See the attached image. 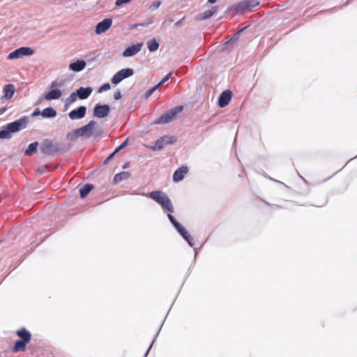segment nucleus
Here are the masks:
<instances>
[{
    "label": "nucleus",
    "mask_w": 357,
    "mask_h": 357,
    "mask_svg": "<svg viewBox=\"0 0 357 357\" xmlns=\"http://www.w3.org/2000/svg\"><path fill=\"white\" fill-rule=\"evenodd\" d=\"M149 197L160 204L167 211L174 212V207L172 201L169 197L162 191H152L149 194Z\"/></svg>",
    "instance_id": "obj_1"
},
{
    "label": "nucleus",
    "mask_w": 357,
    "mask_h": 357,
    "mask_svg": "<svg viewBox=\"0 0 357 357\" xmlns=\"http://www.w3.org/2000/svg\"><path fill=\"white\" fill-rule=\"evenodd\" d=\"M183 110L182 106H178L174 107L169 110H168L165 114L162 115L159 119H158L155 123L156 124H165L172 121L177 116L178 113H180Z\"/></svg>",
    "instance_id": "obj_2"
},
{
    "label": "nucleus",
    "mask_w": 357,
    "mask_h": 357,
    "mask_svg": "<svg viewBox=\"0 0 357 357\" xmlns=\"http://www.w3.org/2000/svg\"><path fill=\"white\" fill-rule=\"evenodd\" d=\"M62 83L58 81H54L51 83L50 90L45 95L44 98L47 100H53L59 99L62 96V91L59 87L61 86Z\"/></svg>",
    "instance_id": "obj_3"
},
{
    "label": "nucleus",
    "mask_w": 357,
    "mask_h": 357,
    "mask_svg": "<svg viewBox=\"0 0 357 357\" xmlns=\"http://www.w3.org/2000/svg\"><path fill=\"white\" fill-rule=\"evenodd\" d=\"M134 74V71L131 68L121 69L118 71L112 78V83L113 84H118L123 79L131 77Z\"/></svg>",
    "instance_id": "obj_4"
},
{
    "label": "nucleus",
    "mask_w": 357,
    "mask_h": 357,
    "mask_svg": "<svg viewBox=\"0 0 357 357\" xmlns=\"http://www.w3.org/2000/svg\"><path fill=\"white\" fill-rule=\"evenodd\" d=\"M175 141L173 136L165 135L159 138L151 149L153 151L162 150L165 145L174 144Z\"/></svg>",
    "instance_id": "obj_5"
},
{
    "label": "nucleus",
    "mask_w": 357,
    "mask_h": 357,
    "mask_svg": "<svg viewBox=\"0 0 357 357\" xmlns=\"http://www.w3.org/2000/svg\"><path fill=\"white\" fill-rule=\"evenodd\" d=\"M16 91L15 86L12 84H5L2 88L1 96L0 100L1 102L10 100L14 96Z\"/></svg>",
    "instance_id": "obj_6"
},
{
    "label": "nucleus",
    "mask_w": 357,
    "mask_h": 357,
    "mask_svg": "<svg viewBox=\"0 0 357 357\" xmlns=\"http://www.w3.org/2000/svg\"><path fill=\"white\" fill-rule=\"evenodd\" d=\"M33 54V50L30 47H22L10 53L8 56V59H15L24 56H30Z\"/></svg>",
    "instance_id": "obj_7"
},
{
    "label": "nucleus",
    "mask_w": 357,
    "mask_h": 357,
    "mask_svg": "<svg viewBox=\"0 0 357 357\" xmlns=\"http://www.w3.org/2000/svg\"><path fill=\"white\" fill-rule=\"evenodd\" d=\"M96 127L97 123L95 121H91L88 124L78 129L79 130L81 137L89 138L93 135Z\"/></svg>",
    "instance_id": "obj_8"
},
{
    "label": "nucleus",
    "mask_w": 357,
    "mask_h": 357,
    "mask_svg": "<svg viewBox=\"0 0 357 357\" xmlns=\"http://www.w3.org/2000/svg\"><path fill=\"white\" fill-rule=\"evenodd\" d=\"M28 120L26 118L19 119L6 125L11 133H14L26 128Z\"/></svg>",
    "instance_id": "obj_9"
},
{
    "label": "nucleus",
    "mask_w": 357,
    "mask_h": 357,
    "mask_svg": "<svg viewBox=\"0 0 357 357\" xmlns=\"http://www.w3.org/2000/svg\"><path fill=\"white\" fill-rule=\"evenodd\" d=\"M259 4V2L257 0H243L236 5V9L238 12H245Z\"/></svg>",
    "instance_id": "obj_10"
},
{
    "label": "nucleus",
    "mask_w": 357,
    "mask_h": 357,
    "mask_svg": "<svg viewBox=\"0 0 357 357\" xmlns=\"http://www.w3.org/2000/svg\"><path fill=\"white\" fill-rule=\"evenodd\" d=\"M112 20L111 18L104 19L102 21L98 22L95 29V33L97 35H100L106 32L112 26Z\"/></svg>",
    "instance_id": "obj_11"
},
{
    "label": "nucleus",
    "mask_w": 357,
    "mask_h": 357,
    "mask_svg": "<svg viewBox=\"0 0 357 357\" xmlns=\"http://www.w3.org/2000/svg\"><path fill=\"white\" fill-rule=\"evenodd\" d=\"M142 47V43H137L136 44H133L126 48V50L123 52L122 55L125 58L133 56L141 51Z\"/></svg>",
    "instance_id": "obj_12"
},
{
    "label": "nucleus",
    "mask_w": 357,
    "mask_h": 357,
    "mask_svg": "<svg viewBox=\"0 0 357 357\" xmlns=\"http://www.w3.org/2000/svg\"><path fill=\"white\" fill-rule=\"evenodd\" d=\"M110 111V107L107 105H96L93 109V116L98 118H104L107 116Z\"/></svg>",
    "instance_id": "obj_13"
},
{
    "label": "nucleus",
    "mask_w": 357,
    "mask_h": 357,
    "mask_svg": "<svg viewBox=\"0 0 357 357\" xmlns=\"http://www.w3.org/2000/svg\"><path fill=\"white\" fill-rule=\"evenodd\" d=\"M86 108L84 106H80L78 108L69 112L68 116L71 120L81 119L85 116Z\"/></svg>",
    "instance_id": "obj_14"
},
{
    "label": "nucleus",
    "mask_w": 357,
    "mask_h": 357,
    "mask_svg": "<svg viewBox=\"0 0 357 357\" xmlns=\"http://www.w3.org/2000/svg\"><path fill=\"white\" fill-rule=\"evenodd\" d=\"M188 172V168L186 166H182L178 168L173 174V181L174 182L181 181Z\"/></svg>",
    "instance_id": "obj_15"
},
{
    "label": "nucleus",
    "mask_w": 357,
    "mask_h": 357,
    "mask_svg": "<svg viewBox=\"0 0 357 357\" xmlns=\"http://www.w3.org/2000/svg\"><path fill=\"white\" fill-rule=\"evenodd\" d=\"M231 98V93L229 91H223L218 100V105L220 107H225L227 106L229 102H230Z\"/></svg>",
    "instance_id": "obj_16"
},
{
    "label": "nucleus",
    "mask_w": 357,
    "mask_h": 357,
    "mask_svg": "<svg viewBox=\"0 0 357 357\" xmlns=\"http://www.w3.org/2000/svg\"><path fill=\"white\" fill-rule=\"evenodd\" d=\"M178 232L183 236V238L188 243L189 245L192 247L193 242L192 238L188 234V231L181 225L176 228Z\"/></svg>",
    "instance_id": "obj_17"
},
{
    "label": "nucleus",
    "mask_w": 357,
    "mask_h": 357,
    "mask_svg": "<svg viewBox=\"0 0 357 357\" xmlns=\"http://www.w3.org/2000/svg\"><path fill=\"white\" fill-rule=\"evenodd\" d=\"M86 62L83 60H77L69 65V69L74 72H80L86 67Z\"/></svg>",
    "instance_id": "obj_18"
},
{
    "label": "nucleus",
    "mask_w": 357,
    "mask_h": 357,
    "mask_svg": "<svg viewBox=\"0 0 357 357\" xmlns=\"http://www.w3.org/2000/svg\"><path fill=\"white\" fill-rule=\"evenodd\" d=\"M92 91L91 87H80L76 91V93L78 98L83 100L87 98L92 93Z\"/></svg>",
    "instance_id": "obj_19"
},
{
    "label": "nucleus",
    "mask_w": 357,
    "mask_h": 357,
    "mask_svg": "<svg viewBox=\"0 0 357 357\" xmlns=\"http://www.w3.org/2000/svg\"><path fill=\"white\" fill-rule=\"evenodd\" d=\"M217 11V6L212 7L210 10H206L196 17L197 20H204L211 17Z\"/></svg>",
    "instance_id": "obj_20"
},
{
    "label": "nucleus",
    "mask_w": 357,
    "mask_h": 357,
    "mask_svg": "<svg viewBox=\"0 0 357 357\" xmlns=\"http://www.w3.org/2000/svg\"><path fill=\"white\" fill-rule=\"evenodd\" d=\"M17 335L26 342H29L31 340V333L24 328L20 329L17 332Z\"/></svg>",
    "instance_id": "obj_21"
},
{
    "label": "nucleus",
    "mask_w": 357,
    "mask_h": 357,
    "mask_svg": "<svg viewBox=\"0 0 357 357\" xmlns=\"http://www.w3.org/2000/svg\"><path fill=\"white\" fill-rule=\"evenodd\" d=\"M130 176V174L129 172H122L119 174L115 175L114 178V183H117L121 182L123 180H126Z\"/></svg>",
    "instance_id": "obj_22"
},
{
    "label": "nucleus",
    "mask_w": 357,
    "mask_h": 357,
    "mask_svg": "<svg viewBox=\"0 0 357 357\" xmlns=\"http://www.w3.org/2000/svg\"><path fill=\"white\" fill-rule=\"evenodd\" d=\"M44 118H53L56 115V112L54 109L51 107L45 108L41 113Z\"/></svg>",
    "instance_id": "obj_23"
},
{
    "label": "nucleus",
    "mask_w": 357,
    "mask_h": 357,
    "mask_svg": "<svg viewBox=\"0 0 357 357\" xmlns=\"http://www.w3.org/2000/svg\"><path fill=\"white\" fill-rule=\"evenodd\" d=\"M93 185L92 184H86L83 188L79 190L80 197L84 198L93 190Z\"/></svg>",
    "instance_id": "obj_24"
},
{
    "label": "nucleus",
    "mask_w": 357,
    "mask_h": 357,
    "mask_svg": "<svg viewBox=\"0 0 357 357\" xmlns=\"http://www.w3.org/2000/svg\"><path fill=\"white\" fill-rule=\"evenodd\" d=\"M79 137H81V135L79 129L73 130L66 135V138L69 141H75Z\"/></svg>",
    "instance_id": "obj_25"
},
{
    "label": "nucleus",
    "mask_w": 357,
    "mask_h": 357,
    "mask_svg": "<svg viewBox=\"0 0 357 357\" xmlns=\"http://www.w3.org/2000/svg\"><path fill=\"white\" fill-rule=\"evenodd\" d=\"M148 49L150 52H155L159 47V43L155 38L151 39L147 43Z\"/></svg>",
    "instance_id": "obj_26"
},
{
    "label": "nucleus",
    "mask_w": 357,
    "mask_h": 357,
    "mask_svg": "<svg viewBox=\"0 0 357 357\" xmlns=\"http://www.w3.org/2000/svg\"><path fill=\"white\" fill-rule=\"evenodd\" d=\"M38 146V142L31 143L29 144V148L24 151V154L27 155H31L33 153L36 152Z\"/></svg>",
    "instance_id": "obj_27"
},
{
    "label": "nucleus",
    "mask_w": 357,
    "mask_h": 357,
    "mask_svg": "<svg viewBox=\"0 0 357 357\" xmlns=\"http://www.w3.org/2000/svg\"><path fill=\"white\" fill-rule=\"evenodd\" d=\"M27 343L28 342H26L23 340L17 341L14 346L13 351H23Z\"/></svg>",
    "instance_id": "obj_28"
},
{
    "label": "nucleus",
    "mask_w": 357,
    "mask_h": 357,
    "mask_svg": "<svg viewBox=\"0 0 357 357\" xmlns=\"http://www.w3.org/2000/svg\"><path fill=\"white\" fill-rule=\"evenodd\" d=\"M12 137V133L6 126L4 129L0 131V139H10Z\"/></svg>",
    "instance_id": "obj_29"
},
{
    "label": "nucleus",
    "mask_w": 357,
    "mask_h": 357,
    "mask_svg": "<svg viewBox=\"0 0 357 357\" xmlns=\"http://www.w3.org/2000/svg\"><path fill=\"white\" fill-rule=\"evenodd\" d=\"M77 93H73L70 95V96L66 99L65 100V105L66 107H68L70 105H71L73 102H75L77 98Z\"/></svg>",
    "instance_id": "obj_30"
},
{
    "label": "nucleus",
    "mask_w": 357,
    "mask_h": 357,
    "mask_svg": "<svg viewBox=\"0 0 357 357\" xmlns=\"http://www.w3.org/2000/svg\"><path fill=\"white\" fill-rule=\"evenodd\" d=\"M168 218L169 221L172 222V224L174 226V227L176 229L181 224H179L175 218L170 214H168Z\"/></svg>",
    "instance_id": "obj_31"
},
{
    "label": "nucleus",
    "mask_w": 357,
    "mask_h": 357,
    "mask_svg": "<svg viewBox=\"0 0 357 357\" xmlns=\"http://www.w3.org/2000/svg\"><path fill=\"white\" fill-rule=\"evenodd\" d=\"M110 88H111V86H110L109 84H105L99 88L98 93H102L104 91H107L109 90Z\"/></svg>",
    "instance_id": "obj_32"
},
{
    "label": "nucleus",
    "mask_w": 357,
    "mask_h": 357,
    "mask_svg": "<svg viewBox=\"0 0 357 357\" xmlns=\"http://www.w3.org/2000/svg\"><path fill=\"white\" fill-rule=\"evenodd\" d=\"M158 88H160V86L158 84H157L151 89L149 90L146 93V98H148L149 96H151Z\"/></svg>",
    "instance_id": "obj_33"
},
{
    "label": "nucleus",
    "mask_w": 357,
    "mask_h": 357,
    "mask_svg": "<svg viewBox=\"0 0 357 357\" xmlns=\"http://www.w3.org/2000/svg\"><path fill=\"white\" fill-rule=\"evenodd\" d=\"M172 73H168L158 84L160 87L163 84L167 82L171 77Z\"/></svg>",
    "instance_id": "obj_34"
},
{
    "label": "nucleus",
    "mask_w": 357,
    "mask_h": 357,
    "mask_svg": "<svg viewBox=\"0 0 357 357\" xmlns=\"http://www.w3.org/2000/svg\"><path fill=\"white\" fill-rule=\"evenodd\" d=\"M127 141H128V139H126L123 143H122V144H121V145H120V146H119V147L115 150V151L109 155V157L108 158V159H110V158L114 155V154L115 153H116L117 151H119V150H121V149L124 148V147L126 146V144H127Z\"/></svg>",
    "instance_id": "obj_35"
},
{
    "label": "nucleus",
    "mask_w": 357,
    "mask_h": 357,
    "mask_svg": "<svg viewBox=\"0 0 357 357\" xmlns=\"http://www.w3.org/2000/svg\"><path fill=\"white\" fill-rule=\"evenodd\" d=\"M160 5H161V1H154L151 3L150 8H153L154 9H157L160 6Z\"/></svg>",
    "instance_id": "obj_36"
},
{
    "label": "nucleus",
    "mask_w": 357,
    "mask_h": 357,
    "mask_svg": "<svg viewBox=\"0 0 357 357\" xmlns=\"http://www.w3.org/2000/svg\"><path fill=\"white\" fill-rule=\"evenodd\" d=\"M130 1L131 0H116L115 4L117 6H121V5H123L124 3H127L130 2Z\"/></svg>",
    "instance_id": "obj_37"
},
{
    "label": "nucleus",
    "mask_w": 357,
    "mask_h": 357,
    "mask_svg": "<svg viewBox=\"0 0 357 357\" xmlns=\"http://www.w3.org/2000/svg\"><path fill=\"white\" fill-rule=\"evenodd\" d=\"M121 97V92L119 91H116L115 93H114V98L115 100H119L120 99Z\"/></svg>",
    "instance_id": "obj_38"
},
{
    "label": "nucleus",
    "mask_w": 357,
    "mask_h": 357,
    "mask_svg": "<svg viewBox=\"0 0 357 357\" xmlns=\"http://www.w3.org/2000/svg\"><path fill=\"white\" fill-rule=\"evenodd\" d=\"M47 169V167H40L37 169V171L40 173V174H43V172H45Z\"/></svg>",
    "instance_id": "obj_39"
},
{
    "label": "nucleus",
    "mask_w": 357,
    "mask_h": 357,
    "mask_svg": "<svg viewBox=\"0 0 357 357\" xmlns=\"http://www.w3.org/2000/svg\"><path fill=\"white\" fill-rule=\"evenodd\" d=\"M6 111V109L5 108H3V109H0V115L3 114L4 113V112Z\"/></svg>",
    "instance_id": "obj_40"
},
{
    "label": "nucleus",
    "mask_w": 357,
    "mask_h": 357,
    "mask_svg": "<svg viewBox=\"0 0 357 357\" xmlns=\"http://www.w3.org/2000/svg\"><path fill=\"white\" fill-rule=\"evenodd\" d=\"M217 0H208L210 3H214Z\"/></svg>",
    "instance_id": "obj_41"
},
{
    "label": "nucleus",
    "mask_w": 357,
    "mask_h": 357,
    "mask_svg": "<svg viewBox=\"0 0 357 357\" xmlns=\"http://www.w3.org/2000/svg\"><path fill=\"white\" fill-rule=\"evenodd\" d=\"M38 114H39V111L38 110V111L34 112H33V116H36V115H38Z\"/></svg>",
    "instance_id": "obj_42"
},
{
    "label": "nucleus",
    "mask_w": 357,
    "mask_h": 357,
    "mask_svg": "<svg viewBox=\"0 0 357 357\" xmlns=\"http://www.w3.org/2000/svg\"><path fill=\"white\" fill-rule=\"evenodd\" d=\"M42 100H43V99H42V98L39 99V100H38V102H37V103H38V104H40V103H41V102H42Z\"/></svg>",
    "instance_id": "obj_43"
},
{
    "label": "nucleus",
    "mask_w": 357,
    "mask_h": 357,
    "mask_svg": "<svg viewBox=\"0 0 357 357\" xmlns=\"http://www.w3.org/2000/svg\"><path fill=\"white\" fill-rule=\"evenodd\" d=\"M127 167H128V163H126V164L123 165V167L125 169V168H126Z\"/></svg>",
    "instance_id": "obj_44"
}]
</instances>
